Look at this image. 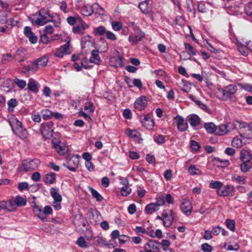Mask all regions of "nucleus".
Instances as JSON below:
<instances>
[{"mask_svg":"<svg viewBox=\"0 0 252 252\" xmlns=\"http://www.w3.org/2000/svg\"><path fill=\"white\" fill-rule=\"evenodd\" d=\"M236 90V86L231 84L226 86L223 89H218L216 94L221 99L230 100L235 94Z\"/></svg>","mask_w":252,"mask_h":252,"instance_id":"f257e3e1","label":"nucleus"},{"mask_svg":"<svg viewBox=\"0 0 252 252\" xmlns=\"http://www.w3.org/2000/svg\"><path fill=\"white\" fill-rule=\"evenodd\" d=\"M32 204L33 212L35 215L42 220L47 219L46 215L51 214L52 213V208L50 206H46L44 210H42L41 207L36 204L34 200L32 202Z\"/></svg>","mask_w":252,"mask_h":252,"instance_id":"f03ea898","label":"nucleus"},{"mask_svg":"<svg viewBox=\"0 0 252 252\" xmlns=\"http://www.w3.org/2000/svg\"><path fill=\"white\" fill-rule=\"evenodd\" d=\"M40 131L44 138L45 139H50L53 134L54 123L52 122H49L47 123L41 124Z\"/></svg>","mask_w":252,"mask_h":252,"instance_id":"7ed1b4c3","label":"nucleus"},{"mask_svg":"<svg viewBox=\"0 0 252 252\" xmlns=\"http://www.w3.org/2000/svg\"><path fill=\"white\" fill-rule=\"evenodd\" d=\"M39 15L40 18H37L36 20H31L32 23L34 22L35 24L39 26H43L48 22L52 21L50 18L52 17L50 15L49 11L44 8H42L39 11Z\"/></svg>","mask_w":252,"mask_h":252,"instance_id":"20e7f679","label":"nucleus"},{"mask_svg":"<svg viewBox=\"0 0 252 252\" xmlns=\"http://www.w3.org/2000/svg\"><path fill=\"white\" fill-rule=\"evenodd\" d=\"M12 129L16 135L21 139H25L28 136V132L23 126L22 123L16 120L14 124H11Z\"/></svg>","mask_w":252,"mask_h":252,"instance_id":"39448f33","label":"nucleus"},{"mask_svg":"<svg viewBox=\"0 0 252 252\" xmlns=\"http://www.w3.org/2000/svg\"><path fill=\"white\" fill-rule=\"evenodd\" d=\"M73 223L76 228H78L83 231L88 230V222L87 219L81 214H78L75 216Z\"/></svg>","mask_w":252,"mask_h":252,"instance_id":"423d86ee","label":"nucleus"},{"mask_svg":"<svg viewBox=\"0 0 252 252\" xmlns=\"http://www.w3.org/2000/svg\"><path fill=\"white\" fill-rule=\"evenodd\" d=\"M66 163H63V166L67 168L71 171H75L78 168L79 160L74 155H68L66 158Z\"/></svg>","mask_w":252,"mask_h":252,"instance_id":"0eeeda50","label":"nucleus"},{"mask_svg":"<svg viewBox=\"0 0 252 252\" xmlns=\"http://www.w3.org/2000/svg\"><path fill=\"white\" fill-rule=\"evenodd\" d=\"M48 59L46 57H42L38 59L32 65L27 67L26 70L28 72H34L40 67H44L47 65Z\"/></svg>","mask_w":252,"mask_h":252,"instance_id":"6e6552de","label":"nucleus"},{"mask_svg":"<svg viewBox=\"0 0 252 252\" xmlns=\"http://www.w3.org/2000/svg\"><path fill=\"white\" fill-rule=\"evenodd\" d=\"M40 161L38 159H32L30 161H25L22 165V170L25 172L36 169L39 165Z\"/></svg>","mask_w":252,"mask_h":252,"instance_id":"1a4fd4ad","label":"nucleus"},{"mask_svg":"<svg viewBox=\"0 0 252 252\" xmlns=\"http://www.w3.org/2000/svg\"><path fill=\"white\" fill-rule=\"evenodd\" d=\"M70 53V40H68L64 45L61 46L54 53V56L57 57L62 58L64 54H69Z\"/></svg>","mask_w":252,"mask_h":252,"instance_id":"9d476101","label":"nucleus"},{"mask_svg":"<svg viewBox=\"0 0 252 252\" xmlns=\"http://www.w3.org/2000/svg\"><path fill=\"white\" fill-rule=\"evenodd\" d=\"M53 146L56 152L61 156H63L68 151V147L61 141L53 142Z\"/></svg>","mask_w":252,"mask_h":252,"instance_id":"9b49d317","label":"nucleus"},{"mask_svg":"<svg viewBox=\"0 0 252 252\" xmlns=\"http://www.w3.org/2000/svg\"><path fill=\"white\" fill-rule=\"evenodd\" d=\"M235 128L234 125L232 123H228L226 125H220L217 128L216 132L220 135H224L228 132L234 129Z\"/></svg>","mask_w":252,"mask_h":252,"instance_id":"f8f14e48","label":"nucleus"},{"mask_svg":"<svg viewBox=\"0 0 252 252\" xmlns=\"http://www.w3.org/2000/svg\"><path fill=\"white\" fill-rule=\"evenodd\" d=\"M173 211L172 210L169 211V214H168L166 211H164L162 216L164 218L163 220V225L166 227H169L171 225L174 220Z\"/></svg>","mask_w":252,"mask_h":252,"instance_id":"ddd939ff","label":"nucleus"},{"mask_svg":"<svg viewBox=\"0 0 252 252\" xmlns=\"http://www.w3.org/2000/svg\"><path fill=\"white\" fill-rule=\"evenodd\" d=\"M174 119L177 124L179 131L184 132L187 130L188 127V123L182 116L178 115Z\"/></svg>","mask_w":252,"mask_h":252,"instance_id":"4468645a","label":"nucleus"},{"mask_svg":"<svg viewBox=\"0 0 252 252\" xmlns=\"http://www.w3.org/2000/svg\"><path fill=\"white\" fill-rule=\"evenodd\" d=\"M0 210L2 209L8 212L14 211L16 206L14 205V202L12 200H9L7 201H2L0 202Z\"/></svg>","mask_w":252,"mask_h":252,"instance_id":"2eb2a0df","label":"nucleus"},{"mask_svg":"<svg viewBox=\"0 0 252 252\" xmlns=\"http://www.w3.org/2000/svg\"><path fill=\"white\" fill-rule=\"evenodd\" d=\"M117 55L110 59L111 65L116 67H122L124 65L123 60L124 58L121 56L118 51H116Z\"/></svg>","mask_w":252,"mask_h":252,"instance_id":"dca6fc26","label":"nucleus"},{"mask_svg":"<svg viewBox=\"0 0 252 252\" xmlns=\"http://www.w3.org/2000/svg\"><path fill=\"white\" fill-rule=\"evenodd\" d=\"M134 107L138 110L142 111L147 105V99L145 96L138 98L134 102Z\"/></svg>","mask_w":252,"mask_h":252,"instance_id":"f3484780","label":"nucleus"},{"mask_svg":"<svg viewBox=\"0 0 252 252\" xmlns=\"http://www.w3.org/2000/svg\"><path fill=\"white\" fill-rule=\"evenodd\" d=\"M181 208L187 216H189L191 213L192 205L191 202L188 199H184L181 205Z\"/></svg>","mask_w":252,"mask_h":252,"instance_id":"a211bd4d","label":"nucleus"},{"mask_svg":"<svg viewBox=\"0 0 252 252\" xmlns=\"http://www.w3.org/2000/svg\"><path fill=\"white\" fill-rule=\"evenodd\" d=\"M234 191V187L231 185H227L223 188L217 190L218 195L221 196H227L232 195Z\"/></svg>","mask_w":252,"mask_h":252,"instance_id":"6ab92c4d","label":"nucleus"},{"mask_svg":"<svg viewBox=\"0 0 252 252\" xmlns=\"http://www.w3.org/2000/svg\"><path fill=\"white\" fill-rule=\"evenodd\" d=\"M239 158L241 162L252 161V155L247 150L242 149L240 151Z\"/></svg>","mask_w":252,"mask_h":252,"instance_id":"aec40b11","label":"nucleus"},{"mask_svg":"<svg viewBox=\"0 0 252 252\" xmlns=\"http://www.w3.org/2000/svg\"><path fill=\"white\" fill-rule=\"evenodd\" d=\"M143 126L147 129H152L155 125L154 120L149 116H145L144 119L141 120Z\"/></svg>","mask_w":252,"mask_h":252,"instance_id":"412c9836","label":"nucleus"},{"mask_svg":"<svg viewBox=\"0 0 252 252\" xmlns=\"http://www.w3.org/2000/svg\"><path fill=\"white\" fill-rule=\"evenodd\" d=\"M151 4V0H145L139 4V8L143 13H147L150 10V5Z\"/></svg>","mask_w":252,"mask_h":252,"instance_id":"4be33fe9","label":"nucleus"},{"mask_svg":"<svg viewBox=\"0 0 252 252\" xmlns=\"http://www.w3.org/2000/svg\"><path fill=\"white\" fill-rule=\"evenodd\" d=\"M148 248L152 249L153 252H158L160 250L161 244L153 240H150L146 244Z\"/></svg>","mask_w":252,"mask_h":252,"instance_id":"5701e85b","label":"nucleus"},{"mask_svg":"<svg viewBox=\"0 0 252 252\" xmlns=\"http://www.w3.org/2000/svg\"><path fill=\"white\" fill-rule=\"evenodd\" d=\"M136 32L138 34V35L135 36L130 35L128 37L129 41L131 42L132 44H136L138 41H141L144 37V32L141 31Z\"/></svg>","mask_w":252,"mask_h":252,"instance_id":"b1692460","label":"nucleus"},{"mask_svg":"<svg viewBox=\"0 0 252 252\" xmlns=\"http://www.w3.org/2000/svg\"><path fill=\"white\" fill-rule=\"evenodd\" d=\"M90 62L96 64H99L101 60L99 56V52L97 50H93L91 52V57L90 59Z\"/></svg>","mask_w":252,"mask_h":252,"instance_id":"393cba45","label":"nucleus"},{"mask_svg":"<svg viewBox=\"0 0 252 252\" xmlns=\"http://www.w3.org/2000/svg\"><path fill=\"white\" fill-rule=\"evenodd\" d=\"M50 194L54 199L53 203L61 202L62 201V197L58 193L57 189L52 188L50 189Z\"/></svg>","mask_w":252,"mask_h":252,"instance_id":"a878e982","label":"nucleus"},{"mask_svg":"<svg viewBox=\"0 0 252 252\" xmlns=\"http://www.w3.org/2000/svg\"><path fill=\"white\" fill-rule=\"evenodd\" d=\"M56 178V174L54 172H50L45 175L44 181L47 184H52Z\"/></svg>","mask_w":252,"mask_h":252,"instance_id":"bb28decb","label":"nucleus"},{"mask_svg":"<svg viewBox=\"0 0 252 252\" xmlns=\"http://www.w3.org/2000/svg\"><path fill=\"white\" fill-rule=\"evenodd\" d=\"M241 171L243 173L249 171L252 168V161L242 162L240 164Z\"/></svg>","mask_w":252,"mask_h":252,"instance_id":"cd10ccee","label":"nucleus"},{"mask_svg":"<svg viewBox=\"0 0 252 252\" xmlns=\"http://www.w3.org/2000/svg\"><path fill=\"white\" fill-rule=\"evenodd\" d=\"M37 83L33 79H30L28 84V88L29 90L36 93L38 91L37 87Z\"/></svg>","mask_w":252,"mask_h":252,"instance_id":"c85d7f7f","label":"nucleus"},{"mask_svg":"<svg viewBox=\"0 0 252 252\" xmlns=\"http://www.w3.org/2000/svg\"><path fill=\"white\" fill-rule=\"evenodd\" d=\"M159 210V208L155 203L148 204L145 208V212L148 214H152L154 212Z\"/></svg>","mask_w":252,"mask_h":252,"instance_id":"c756f323","label":"nucleus"},{"mask_svg":"<svg viewBox=\"0 0 252 252\" xmlns=\"http://www.w3.org/2000/svg\"><path fill=\"white\" fill-rule=\"evenodd\" d=\"M93 13L95 12L100 15H105L104 9L101 7L98 3H95L92 5Z\"/></svg>","mask_w":252,"mask_h":252,"instance_id":"7c9ffc66","label":"nucleus"},{"mask_svg":"<svg viewBox=\"0 0 252 252\" xmlns=\"http://www.w3.org/2000/svg\"><path fill=\"white\" fill-rule=\"evenodd\" d=\"M188 121L190 125L193 127L198 125L200 123L199 118L195 115L191 116L189 118Z\"/></svg>","mask_w":252,"mask_h":252,"instance_id":"2f4dec72","label":"nucleus"},{"mask_svg":"<svg viewBox=\"0 0 252 252\" xmlns=\"http://www.w3.org/2000/svg\"><path fill=\"white\" fill-rule=\"evenodd\" d=\"M81 12L85 16H91L93 13L92 5H88L83 7L81 9Z\"/></svg>","mask_w":252,"mask_h":252,"instance_id":"473e14b6","label":"nucleus"},{"mask_svg":"<svg viewBox=\"0 0 252 252\" xmlns=\"http://www.w3.org/2000/svg\"><path fill=\"white\" fill-rule=\"evenodd\" d=\"M13 202H14V205L16 206H23L26 204L27 200L21 196H17Z\"/></svg>","mask_w":252,"mask_h":252,"instance_id":"72a5a7b5","label":"nucleus"},{"mask_svg":"<svg viewBox=\"0 0 252 252\" xmlns=\"http://www.w3.org/2000/svg\"><path fill=\"white\" fill-rule=\"evenodd\" d=\"M204 127L209 133H213L217 130V127L213 123L205 124Z\"/></svg>","mask_w":252,"mask_h":252,"instance_id":"f704fd0d","label":"nucleus"},{"mask_svg":"<svg viewBox=\"0 0 252 252\" xmlns=\"http://www.w3.org/2000/svg\"><path fill=\"white\" fill-rule=\"evenodd\" d=\"M222 186L223 184L221 182L212 181L210 183L209 187L212 189H215L218 190H220L222 187Z\"/></svg>","mask_w":252,"mask_h":252,"instance_id":"c9c22d12","label":"nucleus"},{"mask_svg":"<svg viewBox=\"0 0 252 252\" xmlns=\"http://www.w3.org/2000/svg\"><path fill=\"white\" fill-rule=\"evenodd\" d=\"M89 189L92 193V196L96 199L97 201H100L102 200L103 197L93 188H89Z\"/></svg>","mask_w":252,"mask_h":252,"instance_id":"e433bc0d","label":"nucleus"},{"mask_svg":"<svg viewBox=\"0 0 252 252\" xmlns=\"http://www.w3.org/2000/svg\"><path fill=\"white\" fill-rule=\"evenodd\" d=\"M225 224L227 227L232 231L235 230V222L234 220L227 219L225 220Z\"/></svg>","mask_w":252,"mask_h":252,"instance_id":"4c0bfd02","label":"nucleus"},{"mask_svg":"<svg viewBox=\"0 0 252 252\" xmlns=\"http://www.w3.org/2000/svg\"><path fill=\"white\" fill-rule=\"evenodd\" d=\"M243 135V137L246 138H252V125L245 127V132Z\"/></svg>","mask_w":252,"mask_h":252,"instance_id":"58836bf2","label":"nucleus"},{"mask_svg":"<svg viewBox=\"0 0 252 252\" xmlns=\"http://www.w3.org/2000/svg\"><path fill=\"white\" fill-rule=\"evenodd\" d=\"M76 244L81 248H84L88 247V243L85 241L84 238L82 236L80 237L77 241Z\"/></svg>","mask_w":252,"mask_h":252,"instance_id":"ea45409f","label":"nucleus"},{"mask_svg":"<svg viewBox=\"0 0 252 252\" xmlns=\"http://www.w3.org/2000/svg\"><path fill=\"white\" fill-rule=\"evenodd\" d=\"M106 31L104 26H99L94 29V33L95 35H102L105 34Z\"/></svg>","mask_w":252,"mask_h":252,"instance_id":"a19ab883","label":"nucleus"},{"mask_svg":"<svg viewBox=\"0 0 252 252\" xmlns=\"http://www.w3.org/2000/svg\"><path fill=\"white\" fill-rule=\"evenodd\" d=\"M42 118L44 120H48L53 117V112L49 110H44L42 112Z\"/></svg>","mask_w":252,"mask_h":252,"instance_id":"79ce46f5","label":"nucleus"},{"mask_svg":"<svg viewBox=\"0 0 252 252\" xmlns=\"http://www.w3.org/2000/svg\"><path fill=\"white\" fill-rule=\"evenodd\" d=\"M245 11L247 15L252 18V2H249L245 5Z\"/></svg>","mask_w":252,"mask_h":252,"instance_id":"37998d69","label":"nucleus"},{"mask_svg":"<svg viewBox=\"0 0 252 252\" xmlns=\"http://www.w3.org/2000/svg\"><path fill=\"white\" fill-rule=\"evenodd\" d=\"M186 7L189 11L191 13H194L195 8L193 2L191 0H186Z\"/></svg>","mask_w":252,"mask_h":252,"instance_id":"c03bdc74","label":"nucleus"},{"mask_svg":"<svg viewBox=\"0 0 252 252\" xmlns=\"http://www.w3.org/2000/svg\"><path fill=\"white\" fill-rule=\"evenodd\" d=\"M232 146L236 148H240L242 146V140L237 137H235L232 141Z\"/></svg>","mask_w":252,"mask_h":252,"instance_id":"a18cd8bd","label":"nucleus"},{"mask_svg":"<svg viewBox=\"0 0 252 252\" xmlns=\"http://www.w3.org/2000/svg\"><path fill=\"white\" fill-rule=\"evenodd\" d=\"M14 83L18 86L20 89H22L25 88L26 85V82L23 80L15 78L13 80Z\"/></svg>","mask_w":252,"mask_h":252,"instance_id":"49530a36","label":"nucleus"},{"mask_svg":"<svg viewBox=\"0 0 252 252\" xmlns=\"http://www.w3.org/2000/svg\"><path fill=\"white\" fill-rule=\"evenodd\" d=\"M190 146L192 150L195 152L198 151L200 148V146L199 143L195 140L190 141Z\"/></svg>","mask_w":252,"mask_h":252,"instance_id":"de8ad7c7","label":"nucleus"},{"mask_svg":"<svg viewBox=\"0 0 252 252\" xmlns=\"http://www.w3.org/2000/svg\"><path fill=\"white\" fill-rule=\"evenodd\" d=\"M7 15L5 11H0V24H3L7 21Z\"/></svg>","mask_w":252,"mask_h":252,"instance_id":"09e8293b","label":"nucleus"},{"mask_svg":"<svg viewBox=\"0 0 252 252\" xmlns=\"http://www.w3.org/2000/svg\"><path fill=\"white\" fill-rule=\"evenodd\" d=\"M14 58L12 56V55L9 53H7L3 55L1 62L3 63H6L12 60H13Z\"/></svg>","mask_w":252,"mask_h":252,"instance_id":"8fccbe9b","label":"nucleus"},{"mask_svg":"<svg viewBox=\"0 0 252 252\" xmlns=\"http://www.w3.org/2000/svg\"><path fill=\"white\" fill-rule=\"evenodd\" d=\"M92 37L90 35H86L83 36L81 39V46L82 48H85L86 43L91 42Z\"/></svg>","mask_w":252,"mask_h":252,"instance_id":"3c124183","label":"nucleus"},{"mask_svg":"<svg viewBox=\"0 0 252 252\" xmlns=\"http://www.w3.org/2000/svg\"><path fill=\"white\" fill-rule=\"evenodd\" d=\"M233 179L239 184L244 185L246 183V178L244 176H236Z\"/></svg>","mask_w":252,"mask_h":252,"instance_id":"603ef678","label":"nucleus"},{"mask_svg":"<svg viewBox=\"0 0 252 252\" xmlns=\"http://www.w3.org/2000/svg\"><path fill=\"white\" fill-rule=\"evenodd\" d=\"M165 203V199L163 196H160L157 198L156 203H155L157 207L159 208V207L162 206Z\"/></svg>","mask_w":252,"mask_h":252,"instance_id":"864d4df0","label":"nucleus"},{"mask_svg":"<svg viewBox=\"0 0 252 252\" xmlns=\"http://www.w3.org/2000/svg\"><path fill=\"white\" fill-rule=\"evenodd\" d=\"M131 190L127 186H125L121 189V192L123 196H126L130 194Z\"/></svg>","mask_w":252,"mask_h":252,"instance_id":"5fc2aeb1","label":"nucleus"},{"mask_svg":"<svg viewBox=\"0 0 252 252\" xmlns=\"http://www.w3.org/2000/svg\"><path fill=\"white\" fill-rule=\"evenodd\" d=\"M113 29L116 31H119L122 28V24L119 22H113L112 23Z\"/></svg>","mask_w":252,"mask_h":252,"instance_id":"6e6d98bb","label":"nucleus"},{"mask_svg":"<svg viewBox=\"0 0 252 252\" xmlns=\"http://www.w3.org/2000/svg\"><path fill=\"white\" fill-rule=\"evenodd\" d=\"M201 249L204 252H211L213 250L212 247L208 243H204L201 246Z\"/></svg>","mask_w":252,"mask_h":252,"instance_id":"4d7b16f0","label":"nucleus"},{"mask_svg":"<svg viewBox=\"0 0 252 252\" xmlns=\"http://www.w3.org/2000/svg\"><path fill=\"white\" fill-rule=\"evenodd\" d=\"M126 134L132 138H137L138 136L139 133L136 130H128Z\"/></svg>","mask_w":252,"mask_h":252,"instance_id":"13d9d810","label":"nucleus"},{"mask_svg":"<svg viewBox=\"0 0 252 252\" xmlns=\"http://www.w3.org/2000/svg\"><path fill=\"white\" fill-rule=\"evenodd\" d=\"M18 104V102L15 98L10 99L7 102V105L9 108H12V109L16 107Z\"/></svg>","mask_w":252,"mask_h":252,"instance_id":"bf43d9fd","label":"nucleus"},{"mask_svg":"<svg viewBox=\"0 0 252 252\" xmlns=\"http://www.w3.org/2000/svg\"><path fill=\"white\" fill-rule=\"evenodd\" d=\"M119 241L120 244H124L130 241V237L127 235H121L119 238Z\"/></svg>","mask_w":252,"mask_h":252,"instance_id":"052dcab7","label":"nucleus"},{"mask_svg":"<svg viewBox=\"0 0 252 252\" xmlns=\"http://www.w3.org/2000/svg\"><path fill=\"white\" fill-rule=\"evenodd\" d=\"M154 140L158 144H162L165 141L164 136L161 134L158 135L157 137L155 138Z\"/></svg>","mask_w":252,"mask_h":252,"instance_id":"680f3d73","label":"nucleus"},{"mask_svg":"<svg viewBox=\"0 0 252 252\" xmlns=\"http://www.w3.org/2000/svg\"><path fill=\"white\" fill-rule=\"evenodd\" d=\"M79 25L74 26L72 28V32L75 34H79L82 35L84 33V32H82Z\"/></svg>","mask_w":252,"mask_h":252,"instance_id":"e2e57ef3","label":"nucleus"},{"mask_svg":"<svg viewBox=\"0 0 252 252\" xmlns=\"http://www.w3.org/2000/svg\"><path fill=\"white\" fill-rule=\"evenodd\" d=\"M40 40L42 43L45 44L50 43V40L49 39V38L47 36L46 34H42L40 36Z\"/></svg>","mask_w":252,"mask_h":252,"instance_id":"0e129e2a","label":"nucleus"},{"mask_svg":"<svg viewBox=\"0 0 252 252\" xmlns=\"http://www.w3.org/2000/svg\"><path fill=\"white\" fill-rule=\"evenodd\" d=\"M77 19H80V18H76L73 16H69L68 17H67L66 20L67 23L70 25L73 26L76 23Z\"/></svg>","mask_w":252,"mask_h":252,"instance_id":"69168bd1","label":"nucleus"},{"mask_svg":"<svg viewBox=\"0 0 252 252\" xmlns=\"http://www.w3.org/2000/svg\"><path fill=\"white\" fill-rule=\"evenodd\" d=\"M185 49L188 51H189L192 55H195L196 52L194 50L192 46L189 43H185Z\"/></svg>","mask_w":252,"mask_h":252,"instance_id":"338daca9","label":"nucleus"},{"mask_svg":"<svg viewBox=\"0 0 252 252\" xmlns=\"http://www.w3.org/2000/svg\"><path fill=\"white\" fill-rule=\"evenodd\" d=\"M195 103L196 105H197L202 109H203L206 111H208V106L206 104L203 103L200 101H199V100L196 101H195Z\"/></svg>","mask_w":252,"mask_h":252,"instance_id":"774afa93","label":"nucleus"}]
</instances>
